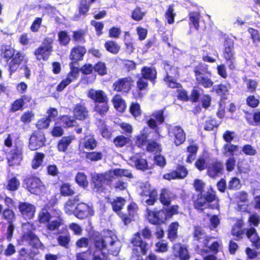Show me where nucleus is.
<instances>
[{
    "label": "nucleus",
    "instance_id": "obj_34",
    "mask_svg": "<svg viewBox=\"0 0 260 260\" xmlns=\"http://www.w3.org/2000/svg\"><path fill=\"white\" fill-rule=\"evenodd\" d=\"M22 229L24 232L27 233V237L28 238L31 240H33L35 243H37L39 242V238L34 234L31 231L35 229V226L34 224L30 222H26L22 224Z\"/></svg>",
    "mask_w": 260,
    "mask_h": 260
},
{
    "label": "nucleus",
    "instance_id": "obj_50",
    "mask_svg": "<svg viewBox=\"0 0 260 260\" xmlns=\"http://www.w3.org/2000/svg\"><path fill=\"white\" fill-rule=\"evenodd\" d=\"M113 103L115 109L119 112H122L125 108V103L121 98L118 95H115L113 99Z\"/></svg>",
    "mask_w": 260,
    "mask_h": 260
},
{
    "label": "nucleus",
    "instance_id": "obj_4",
    "mask_svg": "<svg viewBox=\"0 0 260 260\" xmlns=\"http://www.w3.org/2000/svg\"><path fill=\"white\" fill-rule=\"evenodd\" d=\"M193 72L197 84L205 88H210L213 86L212 72L209 70L208 65L200 62L194 67Z\"/></svg>",
    "mask_w": 260,
    "mask_h": 260
},
{
    "label": "nucleus",
    "instance_id": "obj_16",
    "mask_svg": "<svg viewBox=\"0 0 260 260\" xmlns=\"http://www.w3.org/2000/svg\"><path fill=\"white\" fill-rule=\"evenodd\" d=\"M147 215L149 222L153 225H160L167 220L163 209L157 211L149 210Z\"/></svg>",
    "mask_w": 260,
    "mask_h": 260
},
{
    "label": "nucleus",
    "instance_id": "obj_55",
    "mask_svg": "<svg viewBox=\"0 0 260 260\" xmlns=\"http://www.w3.org/2000/svg\"><path fill=\"white\" fill-rule=\"evenodd\" d=\"M52 216L46 209H43L39 214V221L40 223L47 224Z\"/></svg>",
    "mask_w": 260,
    "mask_h": 260
},
{
    "label": "nucleus",
    "instance_id": "obj_15",
    "mask_svg": "<svg viewBox=\"0 0 260 260\" xmlns=\"http://www.w3.org/2000/svg\"><path fill=\"white\" fill-rule=\"evenodd\" d=\"M48 116L39 119L37 123L36 126L39 129L47 128L49 126L50 122L54 120L58 115V112L55 108H51L47 112Z\"/></svg>",
    "mask_w": 260,
    "mask_h": 260
},
{
    "label": "nucleus",
    "instance_id": "obj_9",
    "mask_svg": "<svg viewBox=\"0 0 260 260\" xmlns=\"http://www.w3.org/2000/svg\"><path fill=\"white\" fill-rule=\"evenodd\" d=\"M165 110V108L153 111L150 114V118L146 122L148 126L158 134L159 133L158 125L162 124L166 120Z\"/></svg>",
    "mask_w": 260,
    "mask_h": 260
},
{
    "label": "nucleus",
    "instance_id": "obj_13",
    "mask_svg": "<svg viewBox=\"0 0 260 260\" xmlns=\"http://www.w3.org/2000/svg\"><path fill=\"white\" fill-rule=\"evenodd\" d=\"M27 188L31 193L40 195L45 191V186L39 178H28L24 180Z\"/></svg>",
    "mask_w": 260,
    "mask_h": 260
},
{
    "label": "nucleus",
    "instance_id": "obj_18",
    "mask_svg": "<svg viewBox=\"0 0 260 260\" xmlns=\"http://www.w3.org/2000/svg\"><path fill=\"white\" fill-rule=\"evenodd\" d=\"M45 137L42 132L34 133L29 139V148L31 150H35L44 144Z\"/></svg>",
    "mask_w": 260,
    "mask_h": 260
},
{
    "label": "nucleus",
    "instance_id": "obj_11",
    "mask_svg": "<svg viewBox=\"0 0 260 260\" xmlns=\"http://www.w3.org/2000/svg\"><path fill=\"white\" fill-rule=\"evenodd\" d=\"M188 171L184 165L177 164L175 169L164 174L162 178L168 181L172 180H181L187 177Z\"/></svg>",
    "mask_w": 260,
    "mask_h": 260
},
{
    "label": "nucleus",
    "instance_id": "obj_2",
    "mask_svg": "<svg viewBox=\"0 0 260 260\" xmlns=\"http://www.w3.org/2000/svg\"><path fill=\"white\" fill-rule=\"evenodd\" d=\"M192 201L194 208L202 212L206 208L217 209L219 208V199L216 191L212 188L208 189L205 193H198L192 196Z\"/></svg>",
    "mask_w": 260,
    "mask_h": 260
},
{
    "label": "nucleus",
    "instance_id": "obj_59",
    "mask_svg": "<svg viewBox=\"0 0 260 260\" xmlns=\"http://www.w3.org/2000/svg\"><path fill=\"white\" fill-rule=\"evenodd\" d=\"M145 15V12H143L140 7H137L132 12L131 17L135 20L139 21L141 20Z\"/></svg>",
    "mask_w": 260,
    "mask_h": 260
},
{
    "label": "nucleus",
    "instance_id": "obj_57",
    "mask_svg": "<svg viewBox=\"0 0 260 260\" xmlns=\"http://www.w3.org/2000/svg\"><path fill=\"white\" fill-rule=\"evenodd\" d=\"M76 182L81 186L86 187L88 186V182L86 176L82 172H79L76 176Z\"/></svg>",
    "mask_w": 260,
    "mask_h": 260
},
{
    "label": "nucleus",
    "instance_id": "obj_64",
    "mask_svg": "<svg viewBox=\"0 0 260 260\" xmlns=\"http://www.w3.org/2000/svg\"><path fill=\"white\" fill-rule=\"evenodd\" d=\"M176 92L177 93V99L179 100L187 102L189 101V96L188 95L187 91L182 87L178 88Z\"/></svg>",
    "mask_w": 260,
    "mask_h": 260
},
{
    "label": "nucleus",
    "instance_id": "obj_41",
    "mask_svg": "<svg viewBox=\"0 0 260 260\" xmlns=\"http://www.w3.org/2000/svg\"><path fill=\"white\" fill-rule=\"evenodd\" d=\"M146 150L151 153H157L161 151V146L155 140H150L148 142Z\"/></svg>",
    "mask_w": 260,
    "mask_h": 260
},
{
    "label": "nucleus",
    "instance_id": "obj_26",
    "mask_svg": "<svg viewBox=\"0 0 260 260\" xmlns=\"http://www.w3.org/2000/svg\"><path fill=\"white\" fill-rule=\"evenodd\" d=\"M23 59L24 55L21 52H18L15 54L8 63L10 75L18 69Z\"/></svg>",
    "mask_w": 260,
    "mask_h": 260
},
{
    "label": "nucleus",
    "instance_id": "obj_31",
    "mask_svg": "<svg viewBox=\"0 0 260 260\" xmlns=\"http://www.w3.org/2000/svg\"><path fill=\"white\" fill-rule=\"evenodd\" d=\"M245 119L247 122L251 125H260V111H255L253 114L246 111Z\"/></svg>",
    "mask_w": 260,
    "mask_h": 260
},
{
    "label": "nucleus",
    "instance_id": "obj_21",
    "mask_svg": "<svg viewBox=\"0 0 260 260\" xmlns=\"http://www.w3.org/2000/svg\"><path fill=\"white\" fill-rule=\"evenodd\" d=\"M19 210L24 218L25 219H31L35 215V207L28 203L22 202L19 204Z\"/></svg>",
    "mask_w": 260,
    "mask_h": 260
},
{
    "label": "nucleus",
    "instance_id": "obj_45",
    "mask_svg": "<svg viewBox=\"0 0 260 260\" xmlns=\"http://www.w3.org/2000/svg\"><path fill=\"white\" fill-rule=\"evenodd\" d=\"M73 139L74 137L71 136L62 137L58 143V150L65 151Z\"/></svg>",
    "mask_w": 260,
    "mask_h": 260
},
{
    "label": "nucleus",
    "instance_id": "obj_38",
    "mask_svg": "<svg viewBox=\"0 0 260 260\" xmlns=\"http://www.w3.org/2000/svg\"><path fill=\"white\" fill-rule=\"evenodd\" d=\"M247 31L250 35V38L251 39L254 46L258 48L260 44V34L258 30L252 27H249Z\"/></svg>",
    "mask_w": 260,
    "mask_h": 260
},
{
    "label": "nucleus",
    "instance_id": "obj_63",
    "mask_svg": "<svg viewBox=\"0 0 260 260\" xmlns=\"http://www.w3.org/2000/svg\"><path fill=\"white\" fill-rule=\"evenodd\" d=\"M15 50L10 47H6L2 49L1 56L2 57L8 59L13 58L15 55Z\"/></svg>",
    "mask_w": 260,
    "mask_h": 260
},
{
    "label": "nucleus",
    "instance_id": "obj_39",
    "mask_svg": "<svg viewBox=\"0 0 260 260\" xmlns=\"http://www.w3.org/2000/svg\"><path fill=\"white\" fill-rule=\"evenodd\" d=\"M239 150V146L232 143H225L223 146V153L225 156L233 157L235 153Z\"/></svg>",
    "mask_w": 260,
    "mask_h": 260
},
{
    "label": "nucleus",
    "instance_id": "obj_51",
    "mask_svg": "<svg viewBox=\"0 0 260 260\" xmlns=\"http://www.w3.org/2000/svg\"><path fill=\"white\" fill-rule=\"evenodd\" d=\"M147 142V136L144 133H141L138 135L136 138L135 142L136 145L141 148L146 146Z\"/></svg>",
    "mask_w": 260,
    "mask_h": 260
},
{
    "label": "nucleus",
    "instance_id": "obj_23",
    "mask_svg": "<svg viewBox=\"0 0 260 260\" xmlns=\"http://www.w3.org/2000/svg\"><path fill=\"white\" fill-rule=\"evenodd\" d=\"M78 69L75 68H72L66 78L63 79L57 86V90L58 91H62L71 82L76 80L78 77Z\"/></svg>",
    "mask_w": 260,
    "mask_h": 260
},
{
    "label": "nucleus",
    "instance_id": "obj_61",
    "mask_svg": "<svg viewBox=\"0 0 260 260\" xmlns=\"http://www.w3.org/2000/svg\"><path fill=\"white\" fill-rule=\"evenodd\" d=\"M60 193L63 196H71L75 192L69 184L64 183L60 187Z\"/></svg>",
    "mask_w": 260,
    "mask_h": 260
},
{
    "label": "nucleus",
    "instance_id": "obj_46",
    "mask_svg": "<svg viewBox=\"0 0 260 260\" xmlns=\"http://www.w3.org/2000/svg\"><path fill=\"white\" fill-rule=\"evenodd\" d=\"M159 200L164 207L170 206L172 200L165 189H162L159 194Z\"/></svg>",
    "mask_w": 260,
    "mask_h": 260
},
{
    "label": "nucleus",
    "instance_id": "obj_12",
    "mask_svg": "<svg viewBox=\"0 0 260 260\" xmlns=\"http://www.w3.org/2000/svg\"><path fill=\"white\" fill-rule=\"evenodd\" d=\"M52 43L53 40L49 38H46L44 40L42 45L35 52V55L38 60H47L48 59L52 50Z\"/></svg>",
    "mask_w": 260,
    "mask_h": 260
},
{
    "label": "nucleus",
    "instance_id": "obj_25",
    "mask_svg": "<svg viewBox=\"0 0 260 260\" xmlns=\"http://www.w3.org/2000/svg\"><path fill=\"white\" fill-rule=\"evenodd\" d=\"M246 235L252 243V246L256 249L260 248V237L258 236L256 229L251 227L246 229Z\"/></svg>",
    "mask_w": 260,
    "mask_h": 260
},
{
    "label": "nucleus",
    "instance_id": "obj_35",
    "mask_svg": "<svg viewBox=\"0 0 260 260\" xmlns=\"http://www.w3.org/2000/svg\"><path fill=\"white\" fill-rule=\"evenodd\" d=\"M57 217L52 216L51 219L47 224V229L49 231L57 230L63 224L62 219L60 217V214H57Z\"/></svg>",
    "mask_w": 260,
    "mask_h": 260
},
{
    "label": "nucleus",
    "instance_id": "obj_60",
    "mask_svg": "<svg viewBox=\"0 0 260 260\" xmlns=\"http://www.w3.org/2000/svg\"><path fill=\"white\" fill-rule=\"evenodd\" d=\"M232 236L235 237L234 240L239 241L243 239L244 234V229L237 228L236 226H233L231 230Z\"/></svg>",
    "mask_w": 260,
    "mask_h": 260
},
{
    "label": "nucleus",
    "instance_id": "obj_27",
    "mask_svg": "<svg viewBox=\"0 0 260 260\" xmlns=\"http://www.w3.org/2000/svg\"><path fill=\"white\" fill-rule=\"evenodd\" d=\"M201 15L199 11H190L188 13V24L191 28L193 27L196 30H199L200 28V20Z\"/></svg>",
    "mask_w": 260,
    "mask_h": 260
},
{
    "label": "nucleus",
    "instance_id": "obj_42",
    "mask_svg": "<svg viewBox=\"0 0 260 260\" xmlns=\"http://www.w3.org/2000/svg\"><path fill=\"white\" fill-rule=\"evenodd\" d=\"M174 7L175 5L174 4L169 5L165 13V18L169 24H172L174 22L175 17L176 16Z\"/></svg>",
    "mask_w": 260,
    "mask_h": 260
},
{
    "label": "nucleus",
    "instance_id": "obj_32",
    "mask_svg": "<svg viewBox=\"0 0 260 260\" xmlns=\"http://www.w3.org/2000/svg\"><path fill=\"white\" fill-rule=\"evenodd\" d=\"M74 115L79 120L85 119L88 116V112L86 108L82 105H77L74 110Z\"/></svg>",
    "mask_w": 260,
    "mask_h": 260
},
{
    "label": "nucleus",
    "instance_id": "obj_37",
    "mask_svg": "<svg viewBox=\"0 0 260 260\" xmlns=\"http://www.w3.org/2000/svg\"><path fill=\"white\" fill-rule=\"evenodd\" d=\"M179 206L178 205H173L170 207H164L162 209L167 220L172 218L174 215H178L179 213Z\"/></svg>",
    "mask_w": 260,
    "mask_h": 260
},
{
    "label": "nucleus",
    "instance_id": "obj_17",
    "mask_svg": "<svg viewBox=\"0 0 260 260\" xmlns=\"http://www.w3.org/2000/svg\"><path fill=\"white\" fill-rule=\"evenodd\" d=\"M9 165L10 166H18L22 160V148L17 147L12 150L7 157Z\"/></svg>",
    "mask_w": 260,
    "mask_h": 260
},
{
    "label": "nucleus",
    "instance_id": "obj_47",
    "mask_svg": "<svg viewBox=\"0 0 260 260\" xmlns=\"http://www.w3.org/2000/svg\"><path fill=\"white\" fill-rule=\"evenodd\" d=\"M133 160L137 169L143 171L148 169V165L146 159L140 157Z\"/></svg>",
    "mask_w": 260,
    "mask_h": 260
},
{
    "label": "nucleus",
    "instance_id": "obj_30",
    "mask_svg": "<svg viewBox=\"0 0 260 260\" xmlns=\"http://www.w3.org/2000/svg\"><path fill=\"white\" fill-rule=\"evenodd\" d=\"M79 201L78 196L69 199L64 204V212L68 215L74 214L76 210V204Z\"/></svg>",
    "mask_w": 260,
    "mask_h": 260
},
{
    "label": "nucleus",
    "instance_id": "obj_33",
    "mask_svg": "<svg viewBox=\"0 0 260 260\" xmlns=\"http://www.w3.org/2000/svg\"><path fill=\"white\" fill-rule=\"evenodd\" d=\"M199 147L197 144H191L186 147V151L188 152L186 162L191 164L196 159Z\"/></svg>",
    "mask_w": 260,
    "mask_h": 260
},
{
    "label": "nucleus",
    "instance_id": "obj_22",
    "mask_svg": "<svg viewBox=\"0 0 260 260\" xmlns=\"http://www.w3.org/2000/svg\"><path fill=\"white\" fill-rule=\"evenodd\" d=\"M87 95L88 98L94 102H108V98L106 93L102 90L91 88L88 90Z\"/></svg>",
    "mask_w": 260,
    "mask_h": 260
},
{
    "label": "nucleus",
    "instance_id": "obj_48",
    "mask_svg": "<svg viewBox=\"0 0 260 260\" xmlns=\"http://www.w3.org/2000/svg\"><path fill=\"white\" fill-rule=\"evenodd\" d=\"M83 145L85 148L92 150L96 147L97 142L93 137L87 136L85 137Z\"/></svg>",
    "mask_w": 260,
    "mask_h": 260
},
{
    "label": "nucleus",
    "instance_id": "obj_52",
    "mask_svg": "<svg viewBox=\"0 0 260 260\" xmlns=\"http://www.w3.org/2000/svg\"><path fill=\"white\" fill-rule=\"evenodd\" d=\"M105 47L107 51L113 54L117 53L120 49L119 46L115 42L112 41L106 42Z\"/></svg>",
    "mask_w": 260,
    "mask_h": 260
},
{
    "label": "nucleus",
    "instance_id": "obj_62",
    "mask_svg": "<svg viewBox=\"0 0 260 260\" xmlns=\"http://www.w3.org/2000/svg\"><path fill=\"white\" fill-rule=\"evenodd\" d=\"M194 166L199 171H202L205 169H207V165L205 157L203 156L199 157L194 163Z\"/></svg>",
    "mask_w": 260,
    "mask_h": 260
},
{
    "label": "nucleus",
    "instance_id": "obj_3",
    "mask_svg": "<svg viewBox=\"0 0 260 260\" xmlns=\"http://www.w3.org/2000/svg\"><path fill=\"white\" fill-rule=\"evenodd\" d=\"M112 232H107L104 237L98 236L94 239V245L103 257H105L106 251L114 256H117L120 250V242Z\"/></svg>",
    "mask_w": 260,
    "mask_h": 260
},
{
    "label": "nucleus",
    "instance_id": "obj_8",
    "mask_svg": "<svg viewBox=\"0 0 260 260\" xmlns=\"http://www.w3.org/2000/svg\"><path fill=\"white\" fill-rule=\"evenodd\" d=\"M164 66L165 70V75L164 77L163 81L168 88L175 89L182 87L181 83L177 82V79L174 77L171 76L170 72L174 71L175 76L178 75V72L176 68L170 64L168 61L164 62Z\"/></svg>",
    "mask_w": 260,
    "mask_h": 260
},
{
    "label": "nucleus",
    "instance_id": "obj_29",
    "mask_svg": "<svg viewBox=\"0 0 260 260\" xmlns=\"http://www.w3.org/2000/svg\"><path fill=\"white\" fill-rule=\"evenodd\" d=\"M212 91L215 92L217 95L220 96L221 100H226L229 90L226 85L220 83L215 85L213 87Z\"/></svg>",
    "mask_w": 260,
    "mask_h": 260
},
{
    "label": "nucleus",
    "instance_id": "obj_53",
    "mask_svg": "<svg viewBox=\"0 0 260 260\" xmlns=\"http://www.w3.org/2000/svg\"><path fill=\"white\" fill-rule=\"evenodd\" d=\"M246 105L251 108H255L260 103L259 100L254 95H249L246 99Z\"/></svg>",
    "mask_w": 260,
    "mask_h": 260
},
{
    "label": "nucleus",
    "instance_id": "obj_58",
    "mask_svg": "<svg viewBox=\"0 0 260 260\" xmlns=\"http://www.w3.org/2000/svg\"><path fill=\"white\" fill-rule=\"evenodd\" d=\"M19 185V180L16 177H13L8 181L6 188L8 190L14 191L17 190Z\"/></svg>",
    "mask_w": 260,
    "mask_h": 260
},
{
    "label": "nucleus",
    "instance_id": "obj_54",
    "mask_svg": "<svg viewBox=\"0 0 260 260\" xmlns=\"http://www.w3.org/2000/svg\"><path fill=\"white\" fill-rule=\"evenodd\" d=\"M44 157V154L42 153L37 152L31 162V166L33 169H38L42 164L43 159Z\"/></svg>",
    "mask_w": 260,
    "mask_h": 260
},
{
    "label": "nucleus",
    "instance_id": "obj_20",
    "mask_svg": "<svg viewBox=\"0 0 260 260\" xmlns=\"http://www.w3.org/2000/svg\"><path fill=\"white\" fill-rule=\"evenodd\" d=\"M172 249L174 256L178 257L180 260H188L190 258V255L186 247L181 243L174 244Z\"/></svg>",
    "mask_w": 260,
    "mask_h": 260
},
{
    "label": "nucleus",
    "instance_id": "obj_19",
    "mask_svg": "<svg viewBox=\"0 0 260 260\" xmlns=\"http://www.w3.org/2000/svg\"><path fill=\"white\" fill-rule=\"evenodd\" d=\"M93 214L92 208L85 203L78 204L76 206L75 215L79 219H84Z\"/></svg>",
    "mask_w": 260,
    "mask_h": 260
},
{
    "label": "nucleus",
    "instance_id": "obj_28",
    "mask_svg": "<svg viewBox=\"0 0 260 260\" xmlns=\"http://www.w3.org/2000/svg\"><path fill=\"white\" fill-rule=\"evenodd\" d=\"M179 224L178 221H174L170 224L167 230V238L172 242L178 238V230Z\"/></svg>",
    "mask_w": 260,
    "mask_h": 260
},
{
    "label": "nucleus",
    "instance_id": "obj_24",
    "mask_svg": "<svg viewBox=\"0 0 260 260\" xmlns=\"http://www.w3.org/2000/svg\"><path fill=\"white\" fill-rule=\"evenodd\" d=\"M142 77L148 80L154 84L157 78V71L155 68L144 66L141 70Z\"/></svg>",
    "mask_w": 260,
    "mask_h": 260
},
{
    "label": "nucleus",
    "instance_id": "obj_10",
    "mask_svg": "<svg viewBox=\"0 0 260 260\" xmlns=\"http://www.w3.org/2000/svg\"><path fill=\"white\" fill-rule=\"evenodd\" d=\"M168 135L173 138L174 144L178 146L183 144L186 140V133L180 125H169L167 127Z\"/></svg>",
    "mask_w": 260,
    "mask_h": 260
},
{
    "label": "nucleus",
    "instance_id": "obj_44",
    "mask_svg": "<svg viewBox=\"0 0 260 260\" xmlns=\"http://www.w3.org/2000/svg\"><path fill=\"white\" fill-rule=\"evenodd\" d=\"M219 123L216 118L209 117L205 122L204 129L207 131H211L215 128H217L219 126Z\"/></svg>",
    "mask_w": 260,
    "mask_h": 260
},
{
    "label": "nucleus",
    "instance_id": "obj_40",
    "mask_svg": "<svg viewBox=\"0 0 260 260\" xmlns=\"http://www.w3.org/2000/svg\"><path fill=\"white\" fill-rule=\"evenodd\" d=\"M129 82L126 78H122L115 82L113 85L114 89L117 91H125L128 90Z\"/></svg>",
    "mask_w": 260,
    "mask_h": 260
},
{
    "label": "nucleus",
    "instance_id": "obj_43",
    "mask_svg": "<svg viewBox=\"0 0 260 260\" xmlns=\"http://www.w3.org/2000/svg\"><path fill=\"white\" fill-rule=\"evenodd\" d=\"M242 186L240 179L236 177H233L229 181L227 188L229 190L236 191L240 189Z\"/></svg>",
    "mask_w": 260,
    "mask_h": 260
},
{
    "label": "nucleus",
    "instance_id": "obj_6",
    "mask_svg": "<svg viewBox=\"0 0 260 260\" xmlns=\"http://www.w3.org/2000/svg\"><path fill=\"white\" fill-rule=\"evenodd\" d=\"M222 56L226 63L231 70L236 69V56L234 50V42L229 37L224 39Z\"/></svg>",
    "mask_w": 260,
    "mask_h": 260
},
{
    "label": "nucleus",
    "instance_id": "obj_5",
    "mask_svg": "<svg viewBox=\"0 0 260 260\" xmlns=\"http://www.w3.org/2000/svg\"><path fill=\"white\" fill-rule=\"evenodd\" d=\"M127 175L125 171L121 169H115L110 171L104 174H94L92 176V182L94 188L96 191H100L104 184H109L115 176H122Z\"/></svg>",
    "mask_w": 260,
    "mask_h": 260
},
{
    "label": "nucleus",
    "instance_id": "obj_36",
    "mask_svg": "<svg viewBox=\"0 0 260 260\" xmlns=\"http://www.w3.org/2000/svg\"><path fill=\"white\" fill-rule=\"evenodd\" d=\"M86 52L85 49L81 46H78L74 48L70 54L71 59L77 61L82 59V57Z\"/></svg>",
    "mask_w": 260,
    "mask_h": 260
},
{
    "label": "nucleus",
    "instance_id": "obj_56",
    "mask_svg": "<svg viewBox=\"0 0 260 260\" xmlns=\"http://www.w3.org/2000/svg\"><path fill=\"white\" fill-rule=\"evenodd\" d=\"M110 202L112 203L113 209L115 211H118L121 210L125 203V200L121 197H117L113 201Z\"/></svg>",
    "mask_w": 260,
    "mask_h": 260
},
{
    "label": "nucleus",
    "instance_id": "obj_49",
    "mask_svg": "<svg viewBox=\"0 0 260 260\" xmlns=\"http://www.w3.org/2000/svg\"><path fill=\"white\" fill-rule=\"evenodd\" d=\"M108 102H100L95 104L94 110L101 115H104L109 110Z\"/></svg>",
    "mask_w": 260,
    "mask_h": 260
},
{
    "label": "nucleus",
    "instance_id": "obj_7",
    "mask_svg": "<svg viewBox=\"0 0 260 260\" xmlns=\"http://www.w3.org/2000/svg\"><path fill=\"white\" fill-rule=\"evenodd\" d=\"M132 256L139 258L145 255L148 250V244L143 240L139 232L136 233L131 239Z\"/></svg>",
    "mask_w": 260,
    "mask_h": 260
},
{
    "label": "nucleus",
    "instance_id": "obj_14",
    "mask_svg": "<svg viewBox=\"0 0 260 260\" xmlns=\"http://www.w3.org/2000/svg\"><path fill=\"white\" fill-rule=\"evenodd\" d=\"M223 162L218 159L212 161L207 165V174L211 178H216L223 173Z\"/></svg>",
    "mask_w": 260,
    "mask_h": 260
},
{
    "label": "nucleus",
    "instance_id": "obj_1",
    "mask_svg": "<svg viewBox=\"0 0 260 260\" xmlns=\"http://www.w3.org/2000/svg\"><path fill=\"white\" fill-rule=\"evenodd\" d=\"M192 236L193 242L201 243L197 244L194 247L196 252L201 255L209 253L217 254L222 247L221 242L218 241H214L210 244L212 237L207 235L205 230L200 225L193 226Z\"/></svg>",
    "mask_w": 260,
    "mask_h": 260
}]
</instances>
